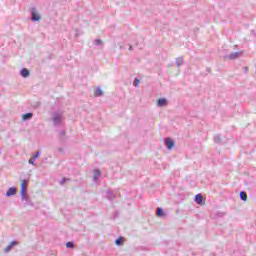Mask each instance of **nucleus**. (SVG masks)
I'll return each mask as SVG.
<instances>
[{
	"label": "nucleus",
	"mask_w": 256,
	"mask_h": 256,
	"mask_svg": "<svg viewBox=\"0 0 256 256\" xmlns=\"http://www.w3.org/2000/svg\"><path fill=\"white\" fill-rule=\"evenodd\" d=\"M51 121L54 127H61L65 121V112L63 110H54L51 112Z\"/></svg>",
	"instance_id": "1"
},
{
	"label": "nucleus",
	"mask_w": 256,
	"mask_h": 256,
	"mask_svg": "<svg viewBox=\"0 0 256 256\" xmlns=\"http://www.w3.org/2000/svg\"><path fill=\"white\" fill-rule=\"evenodd\" d=\"M30 14H31V21L39 22L41 19H43V16L39 12V10L36 7H31L30 8Z\"/></svg>",
	"instance_id": "2"
},
{
	"label": "nucleus",
	"mask_w": 256,
	"mask_h": 256,
	"mask_svg": "<svg viewBox=\"0 0 256 256\" xmlns=\"http://www.w3.org/2000/svg\"><path fill=\"white\" fill-rule=\"evenodd\" d=\"M165 145H166L167 149L169 151H171V149H173V147H175V142L171 138H166L165 139Z\"/></svg>",
	"instance_id": "3"
},
{
	"label": "nucleus",
	"mask_w": 256,
	"mask_h": 256,
	"mask_svg": "<svg viewBox=\"0 0 256 256\" xmlns=\"http://www.w3.org/2000/svg\"><path fill=\"white\" fill-rule=\"evenodd\" d=\"M41 157V152L37 151L28 161L29 165H35L36 159H39Z\"/></svg>",
	"instance_id": "4"
},
{
	"label": "nucleus",
	"mask_w": 256,
	"mask_h": 256,
	"mask_svg": "<svg viewBox=\"0 0 256 256\" xmlns=\"http://www.w3.org/2000/svg\"><path fill=\"white\" fill-rule=\"evenodd\" d=\"M168 101L165 98H160L157 100V107H167Z\"/></svg>",
	"instance_id": "5"
},
{
	"label": "nucleus",
	"mask_w": 256,
	"mask_h": 256,
	"mask_svg": "<svg viewBox=\"0 0 256 256\" xmlns=\"http://www.w3.org/2000/svg\"><path fill=\"white\" fill-rule=\"evenodd\" d=\"M99 179H101V171L96 169L93 171V181L97 182Z\"/></svg>",
	"instance_id": "6"
},
{
	"label": "nucleus",
	"mask_w": 256,
	"mask_h": 256,
	"mask_svg": "<svg viewBox=\"0 0 256 256\" xmlns=\"http://www.w3.org/2000/svg\"><path fill=\"white\" fill-rule=\"evenodd\" d=\"M17 193V188L11 187L6 192V197H13Z\"/></svg>",
	"instance_id": "7"
},
{
	"label": "nucleus",
	"mask_w": 256,
	"mask_h": 256,
	"mask_svg": "<svg viewBox=\"0 0 256 256\" xmlns=\"http://www.w3.org/2000/svg\"><path fill=\"white\" fill-rule=\"evenodd\" d=\"M20 75H21V77H24V79H27V77H29V75H31V72H29V70L27 68H22L20 71Z\"/></svg>",
	"instance_id": "8"
},
{
	"label": "nucleus",
	"mask_w": 256,
	"mask_h": 256,
	"mask_svg": "<svg viewBox=\"0 0 256 256\" xmlns=\"http://www.w3.org/2000/svg\"><path fill=\"white\" fill-rule=\"evenodd\" d=\"M15 245H17V241H12V242L4 249V253H9V251H11V249H13V247H15Z\"/></svg>",
	"instance_id": "9"
},
{
	"label": "nucleus",
	"mask_w": 256,
	"mask_h": 256,
	"mask_svg": "<svg viewBox=\"0 0 256 256\" xmlns=\"http://www.w3.org/2000/svg\"><path fill=\"white\" fill-rule=\"evenodd\" d=\"M94 97H103V90L100 87L95 89Z\"/></svg>",
	"instance_id": "10"
},
{
	"label": "nucleus",
	"mask_w": 256,
	"mask_h": 256,
	"mask_svg": "<svg viewBox=\"0 0 256 256\" xmlns=\"http://www.w3.org/2000/svg\"><path fill=\"white\" fill-rule=\"evenodd\" d=\"M194 201L198 204L201 205V203H203V195L201 194H197L194 198Z\"/></svg>",
	"instance_id": "11"
},
{
	"label": "nucleus",
	"mask_w": 256,
	"mask_h": 256,
	"mask_svg": "<svg viewBox=\"0 0 256 256\" xmlns=\"http://www.w3.org/2000/svg\"><path fill=\"white\" fill-rule=\"evenodd\" d=\"M241 55V52H233L231 54L228 55V59H231V60H235L237 59V57H239Z\"/></svg>",
	"instance_id": "12"
},
{
	"label": "nucleus",
	"mask_w": 256,
	"mask_h": 256,
	"mask_svg": "<svg viewBox=\"0 0 256 256\" xmlns=\"http://www.w3.org/2000/svg\"><path fill=\"white\" fill-rule=\"evenodd\" d=\"M33 119V113H26L22 116V121H29Z\"/></svg>",
	"instance_id": "13"
},
{
	"label": "nucleus",
	"mask_w": 256,
	"mask_h": 256,
	"mask_svg": "<svg viewBox=\"0 0 256 256\" xmlns=\"http://www.w3.org/2000/svg\"><path fill=\"white\" fill-rule=\"evenodd\" d=\"M93 45H94L95 47H103V40H101V39H96V40L93 41Z\"/></svg>",
	"instance_id": "14"
},
{
	"label": "nucleus",
	"mask_w": 256,
	"mask_h": 256,
	"mask_svg": "<svg viewBox=\"0 0 256 256\" xmlns=\"http://www.w3.org/2000/svg\"><path fill=\"white\" fill-rule=\"evenodd\" d=\"M124 241H125V239H123V237L117 238L115 240V245L121 246V245H123Z\"/></svg>",
	"instance_id": "15"
},
{
	"label": "nucleus",
	"mask_w": 256,
	"mask_h": 256,
	"mask_svg": "<svg viewBox=\"0 0 256 256\" xmlns=\"http://www.w3.org/2000/svg\"><path fill=\"white\" fill-rule=\"evenodd\" d=\"M107 197L110 201H113V199L115 198V195H113V192H111L110 190L107 191Z\"/></svg>",
	"instance_id": "16"
},
{
	"label": "nucleus",
	"mask_w": 256,
	"mask_h": 256,
	"mask_svg": "<svg viewBox=\"0 0 256 256\" xmlns=\"http://www.w3.org/2000/svg\"><path fill=\"white\" fill-rule=\"evenodd\" d=\"M183 65V58L179 57L176 59V66L181 67Z\"/></svg>",
	"instance_id": "17"
},
{
	"label": "nucleus",
	"mask_w": 256,
	"mask_h": 256,
	"mask_svg": "<svg viewBox=\"0 0 256 256\" xmlns=\"http://www.w3.org/2000/svg\"><path fill=\"white\" fill-rule=\"evenodd\" d=\"M240 199L242 201H247V193L245 192H240Z\"/></svg>",
	"instance_id": "18"
},
{
	"label": "nucleus",
	"mask_w": 256,
	"mask_h": 256,
	"mask_svg": "<svg viewBox=\"0 0 256 256\" xmlns=\"http://www.w3.org/2000/svg\"><path fill=\"white\" fill-rule=\"evenodd\" d=\"M22 201H25L27 203L29 201V196L27 194H20Z\"/></svg>",
	"instance_id": "19"
},
{
	"label": "nucleus",
	"mask_w": 256,
	"mask_h": 256,
	"mask_svg": "<svg viewBox=\"0 0 256 256\" xmlns=\"http://www.w3.org/2000/svg\"><path fill=\"white\" fill-rule=\"evenodd\" d=\"M156 214L158 217H163V208H158Z\"/></svg>",
	"instance_id": "20"
},
{
	"label": "nucleus",
	"mask_w": 256,
	"mask_h": 256,
	"mask_svg": "<svg viewBox=\"0 0 256 256\" xmlns=\"http://www.w3.org/2000/svg\"><path fill=\"white\" fill-rule=\"evenodd\" d=\"M214 141H215V143H221V135H216L214 137Z\"/></svg>",
	"instance_id": "21"
},
{
	"label": "nucleus",
	"mask_w": 256,
	"mask_h": 256,
	"mask_svg": "<svg viewBox=\"0 0 256 256\" xmlns=\"http://www.w3.org/2000/svg\"><path fill=\"white\" fill-rule=\"evenodd\" d=\"M66 247H67L68 249H73V247H74L73 242H67V243H66Z\"/></svg>",
	"instance_id": "22"
},
{
	"label": "nucleus",
	"mask_w": 256,
	"mask_h": 256,
	"mask_svg": "<svg viewBox=\"0 0 256 256\" xmlns=\"http://www.w3.org/2000/svg\"><path fill=\"white\" fill-rule=\"evenodd\" d=\"M25 187H27V180H23L21 184V189H26Z\"/></svg>",
	"instance_id": "23"
},
{
	"label": "nucleus",
	"mask_w": 256,
	"mask_h": 256,
	"mask_svg": "<svg viewBox=\"0 0 256 256\" xmlns=\"http://www.w3.org/2000/svg\"><path fill=\"white\" fill-rule=\"evenodd\" d=\"M27 194V189L26 188H21L20 189V195H26Z\"/></svg>",
	"instance_id": "24"
},
{
	"label": "nucleus",
	"mask_w": 256,
	"mask_h": 256,
	"mask_svg": "<svg viewBox=\"0 0 256 256\" xmlns=\"http://www.w3.org/2000/svg\"><path fill=\"white\" fill-rule=\"evenodd\" d=\"M139 83H140L139 78H135L134 87H139Z\"/></svg>",
	"instance_id": "25"
},
{
	"label": "nucleus",
	"mask_w": 256,
	"mask_h": 256,
	"mask_svg": "<svg viewBox=\"0 0 256 256\" xmlns=\"http://www.w3.org/2000/svg\"><path fill=\"white\" fill-rule=\"evenodd\" d=\"M243 69H244V73H249V68L244 67Z\"/></svg>",
	"instance_id": "26"
},
{
	"label": "nucleus",
	"mask_w": 256,
	"mask_h": 256,
	"mask_svg": "<svg viewBox=\"0 0 256 256\" xmlns=\"http://www.w3.org/2000/svg\"><path fill=\"white\" fill-rule=\"evenodd\" d=\"M67 181V179H62L61 181H60V185H63V183H65Z\"/></svg>",
	"instance_id": "27"
},
{
	"label": "nucleus",
	"mask_w": 256,
	"mask_h": 256,
	"mask_svg": "<svg viewBox=\"0 0 256 256\" xmlns=\"http://www.w3.org/2000/svg\"><path fill=\"white\" fill-rule=\"evenodd\" d=\"M133 50V46H129V51H132Z\"/></svg>",
	"instance_id": "28"
}]
</instances>
